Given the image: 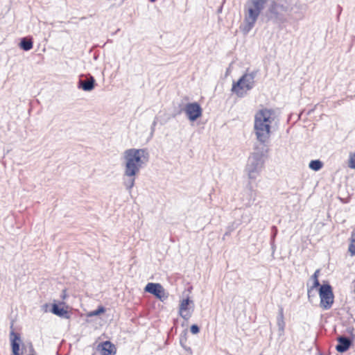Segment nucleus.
Wrapping results in <instances>:
<instances>
[{"instance_id":"obj_1","label":"nucleus","mask_w":355,"mask_h":355,"mask_svg":"<svg viewBox=\"0 0 355 355\" xmlns=\"http://www.w3.org/2000/svg\"><path fill=\"white\" fill-rule=\"evenodd\" d=\"M274 116V110L267 108L259 110L254 115V131L260 145L255 146L245 166V171L250 180H255L264 167V157L268 151L266 144L270 136Z\"/></svg>"},{"instance_id":"obj_2","label":"nucleus","mask_w":355,"mask_h":355,"mask_svg":"<svg viewBox=\"0 0 355 355\" xmlns=\"http://www.w3.org/2000/svg\"><path fill=\"white\" fill-rule=\"evenodd\" d=\"M269 4L264 13L266 21H271L275 24H282L288 21V16L290 15L294 8L297 15V19H302L304 17L307 6L305 3L297 1L294 4L291 0H268Z\"/></svg>"},{"instance_id":"obj_3","label":"nucleus","mask_w":355,"mask_h":355,"mask_svg":"<svg viewBox=\"0 0 355 355\" xmlns=\"http://www.w3.org/2000/svg\"><path fill=\"white\" fill-rule=\"evenodd\" d=\"M149 154L145 148H129L123 153L125 168L123 176H135L148 162Z\"/></svg>"},{"instance_id":"obj_4","label":"nucleus","mask_w":355,"mask_h":355,"mask_svg":"<svg viewBox=\"0 0 355 355\" xmlns=\"http://www.w3.org/2000/svg\"><path fill=\"white\" fill-rule=\"evenodd\" d=\"M267 0H247L244 5L243 24L240 27L243 34L247 35L253 28Z\"/></svg>"},{"instance_id":"obj_5","label":"nucleus","mask_w":355,"mask_h":355,"mask_svg":"<svg viewBox=\"0 0 355 355\" xmlns=\"http://www.w3.org/2000/svg\"><path fill=\"white\" fill-rule=\"evenodd\" d=\"M257 71L245 73L236 83H233L232 92L238 97H244L248 91H250L255 85L254 78L257 75Z\"/></svg>"},{"instance_id":"obj_6","label":"nucleus","mask_w":355,"mask_h":355,"mask_svg":"<svg viewBox=\"0 0 355 355\" xmlns=\"http://www.w3.org/2000/svg\"><path fill=\"white\" fill-rule=\"evenodd\" d=\"M319 295L320 297V306L324 309H329L333 303L334 295L332 287L329 284H324L319 288Z\"/></svg>"},{"instance_id":"obj_7","label":"nucleus","mask_w":355,"mask_h":355,"mask_svg":"<svg viewBox=\"0 0 355 355\" xmlns=\"http://www.w3.org/2000/svg\"><path fill=\"white\" fill-rule=\"evenodd\" d=\"M184 112L191 121H195L202 116V110L199 103L194 102L186 104Z\"/></svg>"},{"instance_id":"obj_8","label":"nucleus","mask_w":355,"mask_h":355,"mask_svg":"<svg viewBox=\"0 0 355 355\" xmlns=\"http://www.w3.org/2000/svg\"><path fill=\"white\" fill-rule=\"evenodd\" d=\"M145 291L154 295L157 298L164 302L168 295L165 292L163 286L158 283H148L145 287Z\"/></svg>"},{"instance_id":"obj_9","label":"nucleus","mask_w":355,"mask_h":355,"mask_svg":"<svg viewBox=\"0 0 355 355\" xmlns=\"http://www.w3.org/2000/svg\"><path fill=\"white\" fill-rule=\"evenodd\" d=\"M12 327L13 324L12 323L10 326L12 330L10 334V339L12 355H22L19 353L21 343L20 335L18 333L15 332Z\"/></svg>"},{"instance_id":"obj_10","label":"nucleus","mask_w":355,"mask_h":355,"mask_svg":"<svg viewBox=\"0 0 355 355\" xmlns=\"http://www.w3.org/2000/svg\"><path fill=\"white\" fill-rule=\"evenodd\" d=\"M96 352L99 355H114L115 346L110 341H104L98 345Z\"/></svg>"},{"instance_id":"obj_11","label":"nucleus","mask_w":355,"mask_h":355,"mask_svg":"<svg viewBox=\"0 0 355 355\" xmlns=\"http://www.w3.org/2000/svg\"><path fill=\"white\" fill-rule=\"evenodd\" d=\"M193 304V301L187 297L180 302L179 307V314L185 320H188L191 316V311L189 309V304Z\"/></svg>"},{"instance_id":"obj_12","label":"nucleus","mask_w":355,"mask_h":355,"mask_svg":"<svg viewBox=\"0 0 355 355\" xmlns=\"http://www.w3.org/2000/svg\"><path fill=\"white\" fill-rule=\"evenodd\" d=\"M96 80L92 76L85 77V78H80L78 83V87L82 89L85 92H90L95 87Z\"/></svg>"},{"instance_id":"obj_13","label":"nucleus","mask_w":355,"mask_h":355,"mask_svg":"<svg viewBox=\"0 0 355 355\" xmlns=\"http://www.w3.org/2000/svg\"><path fill=\"white\" fill-rule=\"evenodd\" d=\"M338 344L336 347L338 352L343 353L347 351L352 345V340L346 336H339L337 338Z\"/></svg>"},{"instance_id":"obj_14","label":"nucleus","mask_w":355,"mask_h":355,"mask_svg":"<svg viewBox=\"0 0 355 355\" xmlns=\"http://www.w3.org/2000/svg\"><path fill=\"white\" fill-rule=\"evenodd\" d=\"M246 202L245 205L246 207H250L255 201L257 197V191L252 189V187L249 184L245 193Z\"/></svg>"},{"instance_id":"obj_15","label":"nucleus","mask_w":355,"mask_h":355,"mask_svg":"<svg viewBox=\"0 0 355 355\" xmlns=\"http://www.w3.org/2000/svg\"><path fill=\"white\" fill-rule=\"evenodd\" d=\"M51 312L53 314L64 318L68 319L70 317L68 311L63 307H60L57 304H53Z\"/></svg>"},{"instance_id":"obj_16","label":"nucleus","mask_w":355,"mask_h":355,"mask_svg":"<svg viewBox=\"0 0 355 355\" xmlns=\"http://www.w3.org/2000/svg\"><path fill=\"white\" fill-rule=\"evenodd\" d=\"M19 46L22 50L28 51L33 49V42L31 38L22 37Z\"/></svg>"},{"instance_id":"obj_17","label":"nucleus","mask_w":355,"mask_h":355,"mask_svg":"<svg viewBox=\"0 0 355 355\" xmlns=\"http://www.w3.org/2000/svg\"><path fill=\"white\" fill-rule=\"evenodd\" d=\"M277 324L279 328V331L280 332V335L284 333V327H285V322L284 320V310L282 307L279 308V315L277 318Z\"/></svg>"},{"instance_id":"obj_18","label":"nucleus","mask_w":355,"mask_h":355,"mask_svg":"<svg viewBox=\"0 0 355 355\" xmlns=\"http://www.w3.org/2000/svg\"><path fill=\"white\" fill-rule=\"evenodd\" d=\"M135 176H124L123 184L129 193L131 192V189L135 185Z\"/></svg>"},{"instance_id":"obj_19","label":"nucleus","mask_w":355,"mask_h":355,"mask_svg":"<svg viewBox=\"0 0 355 355\" xmlns=\"http://www.w3.org/2000/svg\"><path fill=\"white\" fill-rule=\"evenodd\" d=\"M319 272L320 270H317L314 274L312 275V279H313V286L308 289V297L309 298L311 297V293L313 292V289L320 286V282L318 281V274H319Z\"/></svg>"},{"instance_id":"obj_20","label":"nucleus","mask_w":355,"mask_h":355,"mask_svg":"<svg viewBox=\"0 0 355 355\" xmlns=\"http://www.w3.org/2000/svg\"><path fill=\"white\" fill-rule=\"evenodd\" d=\"M311 169L318 171L323 166V163L319 159L311 160L309 164Z\"/></svg>"},{"instance_id":"obj_21","label":"nucleus","mask_w":355,"mask_h":355,"mask_svg":"<svg viewBox=\"0 0 355 355\" xmlns=\"http://www.w3.org/2000/svg\"><path fill=\"white\" fill-rule=\"evenodd\" d=\"M348 250L351 255H355V230L352 232Z\"/></svg>"},{"instance_id":"obj_22","label":"nucleus","mask_w":355,"mask_h":355,"mask_svg":"<svg viewBox=\"0 0 355 355\" xmlns=\"http://www.w3.org/2000/svg\"><path fill=\"white\" fill-rule=\"evenodd\" d=\"M105 311V309L103 306H98L96 310L92 311L89 314V316H96V315H100L101 313H104Z\"/></svg>"},{"instance_id":"obj_23","label":"nucleus","mask_w":355,"mask_h":355,"mask_svg":"<svg viewBox=\"0 0 355 355\" xmlns=\"http://www.w3.org/2000/svg\"><path fill=\"white\" fill-rule=\"evenodd\" d=\"M349 167L355 168V154L350 155L349 160Z\"/></svg>"},{"instance_id":"obj_24","label":"nucleus","mask_w":355,"mask_h":355,"mask_svg":"<svg viewBox=\"0 0 355 355\" xmlns=\"http://www.w3.org/2000/svg\"><path fill=\"white\" fill-rule=\"evenodd\" d=\"M272 234L271 236V244L272 245L275 242V236H277V228L276 226H272Z\"/></svg>"},{"instance_id":"obj_25","label":"nucleus","mask_w":355,"mask_h":355,"mask_svg":"<svg viewBox=\"0 0 355 355\" xmlns=\"http://www.w3.org/2000/svg\"><path fill=\"white\" fill-rule=\"evenodd\" d=\"M190 331L193 334H197L200 331V328L197 324H192Z\"/></svg>"},{"instance_id":"obj_26","label":"nucleus","mask_w":355,"mask_h":355,"mask_svg":"<svg viewBox=\"0 0 355 355\" xmlns=\"http://www.w3.org/2000/svg\"><path fill=\"white\" fill-rule=\"evenodd\" d=\"M156 124H157V122H156V121L155 120V121H153V124H152V128H151L152 131H153V130H154V128H155V126L156 125Z\"/></svg>"},{"instance_id":"obj_27","label":"nucleus","mask_w":355,"mask_h":355,"mask_svg":"<svg viewBox=\"0 0 355 355\" xmlns=\"http://www.w3.org/2000/svg\"><path fill=\"white\" fill-rule=\"evenodd\" d=\"M294 15H296V16H295V19H297V14H295V12H294ZM288 17H289V15H288ZM290 17H293V19H295V17H293V15H292L291 13H290Z\"/></svg>"},{"instance_id":"obj_28","label":"nucleus","mask_w":355,"mask_h":355,"mask_svg":"<svg viewBox=\"0 0 355 355\" xmlns=\"http://www.w3.org/2000/svg\"><path fill=\"white\" fill-rule=\"evenodd\" d=\"M338 11H339V14L342 11V8L340 6H338Z\"/></svg>"},{"instance_id":"obj_29","label":"nucleus","mask_w":355,"mask_h":355,"mask_svg":"<svg viewBox=\"0 0 355 355\" xmlns=\"http://www.w3.org/2000/svg\"><path fill=\"white\" fill-rule=\"evenodd\" d=\"M30 349H31V352H33V351H34V349H33V347L32 345H31V346H30Z\"/></svg>"},{"instance_id":"obj_30","label":"nucleus","mask_w":355,"mask_h":355,"mask_svg":"<svg viewBox=\"0 0 355 355\" xmlns=\"http://www.w3.org/2000/svg\"><path fill=\"white\" fill-rule=\"evenodd\" d=\"M64 293H65V291H63V295H62V298H64V297H65V294H64Z\"/></svg>"},{"instance_id":"obj_31","label":"nucleus","mask_w":355,"mask_h":355,"mask_svg":"<svg viewBox=\"0 0 355 355\" xmlns=\"http://www.w3.org/2000/svg\"><path fill=\"white\" fill-rule=\"evenodd\" d=\"M93 355H99L96 352H95Z\"/></svg>"},{"instance_id":"obj_32","label":"nucleus","mask_w":355,"mask_h":355,"mask_svg":"<svg viewBox=\"0 0 355 355\" xmlns=\"http://www.w3.org/2000/svg\"><path fill=\"white\" fill-rule=\"evenodd\" d=\"M149 1H150V2H153H153L156 1L157 0H149Z\"/></svg>"},{"instance_id":"obj_33","label":"nucleus","mask_w":355,"mask_h":355,"mask_svg":"<svg viewBox=\"0 0 355 355\" xmlns=\"http://www.w3.org/2000/svg\"><path fill=\"white\" fill-rule=\"evenodd\" d=\"M225 236H228V233H227V232H226V233L225 234Z\"/></svg>"},{"instance_id":"obj_34","label":"nucleus","mask_w":355,"mask_h":355,"mask_svg":"<svg viewBox=\"0 0 355 355\" xmlns=\"http://www.w3.org/2000/svg\"><path fill=\"white\" fill-rule=\"evenodd\" d=\"M29 355H34V354H29Z\"/></svg>"}]
</instances>
